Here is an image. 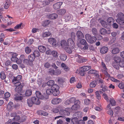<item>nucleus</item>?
<instances>
[{"label":"nucleus","instance_id":"1","mask_svg":"<svg viewBox=\"0 0 124 124\" xmlns=\"http://www.w3.org/2000/svg\"><path fill=\"white\" fill-rule=\"evenodd\" d=\"M27 102L28 106L31 107L33 104L37 105L39 104L40 103V101L39 98L36 97H31L30 99H28Z\"/></svg>","mask_w":124,"mask_h":124},{"label":"nucleus","instance_id":"2","mask_svg":"<svg viewBox=\"0 0 124 124\" xmlns=\"http://www.w3.org/2000/svg\"><path fill=\"white\" fill-rule=\"evenodd\" d=\"M116 17L117 18L116 19V22L120 25H124V15L120 12L118 13Z\"/></svg>","mask_w":124,"mask_h":124},{"label":"nucleus","instance_id":"3","mask_svg":"<svg viewBox=\"0 0 124 124\" xmlns=\"http://www.w3.org/2000/svg\"><path fill=\"white\" fill-rule=\"evenodd\" d=\"M59 86L56 84H54L51 87V88L53 91V94L54 96H57L60 93L59 90Z\"/></svg>","mask_w":124,"mask_h":124},{"label":"nucleus","instance_id":"4","mask_svg":"<svg viewBox=\"0 0 124 124\" xmlns=\"http://www.w3.org/2000/svg\"><path fill=\"white\" fill-rule=\"evenodd\" d=\"M85 38L88 42L91 44L93 43L96 40V38L95 37H91L90 34H86Z\"/></svg>","mask_w":124,"mask_h":124},{"label":"nucleus","instance_id":"5","mask_svg":"<svg viewBox=\"0 0 124 124\" xmlns=\"http://www.w3.org/2000/svg\"><path fill=\"white\" fill-rule=\"evenodd\" d=\"M68 46L71 48L74 47L75 46L73 40L71 38L69 39L67 41Z\"/></svg>","mask_w":124,"mask_h":124},{"label":"nucleus","instance_id":"6","mask_svg":"<svg viewBox=\"0 0 124 124\" xmlns=\"http://www.w3.org/2000/svg\"><path fill=\"white\" fill-rule=\"evenodd\" d=\"M70 109L69 108H66L65 110H62L60 111V114L61 115H64L65 116H68L70 115V113L69 111Z\"/></svg>","mask_w":124,"mask_h":124},{"label":"nucleus","instance_id":"7","mask_svg":"<svg viewBox=\"0 0 124 124\" xmlns=\"http://www.w3.org/2000/svg\"><path fill=\"white\" fill-rule=\"evenodd\" d=\"M48 42L49 43L52 44L54 47H56L57 45L55 39L53 38H51L49 39L48 40Z\"/></svg>","mask_w":124,"mask_h":124},{"label":"nucleus","instance_id":"8","mask_svg":"<svg viewBox=\"0 0 124 124\" xmlns=\"http://www.w3.org/2000/svg\"><path fill=\"white\" fill-rule=\"evenodd\" d=\"M75 100V98H71L70 99L67 100L65 101L64 102V104L66 105H67L74 102Z\"/></svg>","mask_w":124,"mask_h":124},{"label":"nucleus","instance_id":"9","mask_svg":"<svg viewBox=\"0 0 124 124\" xmlns=\"http://www.w3.org/2000/svg\"><path fill=\"white\" fill-rule=\"evenodd\" d=\"M91 68V67L90 66H85L81 67L80 69V70L82 72H85Z\"/></svg>","mask_w":124,"mask_h":124},{"label":"nucleus","instance_id":"10","mask_svg":"<svg viewBox=\"0 0 124 124\" xmlns=\"http://www.w3.org/2000/svg\"><path fill=\"white\" fill-rule=\"evenodd\" d=\"M62 100L60 98L53 99L52 101V104H59L62 101Z\"/></svg>","mask_w":124,"mask_h":124},{"label":"nucleus","instance_id":"11","mask_svg":"<svg viewBox=\"0 0 124 124\" xmlns=\"http://www.w3.org/2000/svg\"><path fill=\"white\" fill-rule=\"evenodd\" d=\"M73 116L78 118H80L82 116V113L81 112H78L74 114Z\"/></svg>","mask_w":124,"mask_h":124},{"label":"nucleus","instance_id":"12","mask_svg":"<svg viewBox=\"0 0 124 124\" xmlns=\"http://www.w3.org/2000/svg\"><path fill=\"white\" fill-rule=\"evenodd\" d=\"M62 2H59L54 4V8L55 10H56L60 8L61 6L62 5Z\"/></svg>","mask_w":124,"mask_h":124},{"label":"nucleus","instance_id":"13","mask_svg":"<svg viewBox=\"0 0 124 124\" xmlns=\"http://www.w3.org/2000/svg\"><path fill=\"white\" fill-rule=\"evenodd\" d=\"M77 35L78 40L81 39L84 37V36L83 33L80 31H78L77 32Z\"/></svg>","mask_w":124,"mask_h":124},{"label":"nucleus","instance_id":"14","mask_svg":"<svg viewBox=\"0 0 124 124\" xmlns=\"http://www.w3.org/2000/svg\"><path fill=\"white\" fill-rule=\"evenodd\" d=\"M11 60L13 62H16L18 64H20L21 63V61L19 60L16 57H12L11 58Z\"/></svg>","mask_w":124,"mask_h":124},{"label":"nucleus","instance_id":"15","mask_svg":"<svg viewBox=\"0 0 124 124\" xmlns=\"http://www.w3.org/2000/svg\"><path fill=\"white\" fill-rule=\"evenodd\" d=\"M108 50V48L107 47L104 46L101 48L100 52L102 54H104L107 53Z\"/></svg>","mask_w":124,"mask_h":124},{"label":"nucleus","instance_id":"16","mask_svg":"<svg viewBox=\"0 0 124 124\" xmlns=\"http://www.w3.org/2000/svg\"><path fill=\"white\" fill-rule=\"evenodd\" d=\"M75 57L77 61L78 62L81 63L82 57L80 55L78 54H76L75 56Z\"/></svg>","mask_w":124,"mask_h":124},{"label":"nucleus","instance_id":"17","mask_svg":"<svg viewBox=\"0 0 124 124\" xmlns=\"http://www.w3.org/2000/svg\"><path fill=\"white\" fill-rule=\"evenodd\" d=\"M61 66L63 70L66 72L68 71L69 70V67L64 63L61 64Z\"/></svg>","mask_w":124,"mask_h":124},{"label":"nucleus","instance_id":"18","mask_svg":"<svg viewBox=\"0 0 124 124\" xmlns=\"http://www.w3.org/2000/svg\"><path fill=\"white\" fill-rule=\"evenodd\" d=\"M66 10L64 9H60L57 11V13L61 15H64L66 12Z\"/></svg>","mask_w":124,"mask_h":124},{"label":"nucleus","instance_id":"19","mask_svg":"<svg viewBox=\"0 0 124 124\" xmlns=\"http://www.w3.org/2000/svg\"><path fill=\"white\" fill-rule=\"evenodd\" d=\"M48 17L51 19H54L58 17V15L56 14H53L48 16Z\"/></svg>","mask_w":124,"mask_h":124},{"label":"nucleus","instance_id":"20","mask_svg":"<svg viewBox=\"0 0 124 124\" xmlns=\"http://www.w3.org/2000/svg\"><path fill=\"white\" fill-rule=\"evenodd\" d=\"M35 93L37 97L41 99H43L44 96L41 94L39 91H36Z\"/></svg>","mask_w":124,"mask_h":124},{"label":"nucleus","instance_id":"21","mask_svg":"<svg viewBox=\"0 0 124 124\" xmlns=\"http://www.w3.org/2000/svg\"><path fill=\"white\" fill-rule=\"evenodd\" d=\"M61 45L64 49L68 46L67 43L64 40H62L61 42Z\"/></svg>","mask_w":124,"mask_h":124},{"label":"nucleus","instance_id":"22","mask_svg":"<svg viewBox=\"0 0 124 124\" xmlns=\"http://www.w3.org/2000/svg\"><path fill=\"white\" fill-rule=\"evenodd\" d=\"M15 97H14V99L16 101L20 100H22L23 98V97L19 94H15Z\"/></svg>","mask_w":124,"mask_h":124},{"label":"nucleus","instance_id":"23","mask_svg":"<svg viewBox=\"0 0 124 124\" xmlns=\"http://www.w3.org/2000/svg\"><path fill=\"white\" fill-rule=\"evenodd\" d=\"M22 85H20L18 87H16L15 89L16 92L18 93H20L22 91Z\"/></svg>","mask_w":124,"mask_h":124},{"label":"nucleus","instance_id":"24","mask_svg":"<svg viewBox=\"0 0 124 124\" xmlns=\"http://www.w3.org/2000/svg\"><path fill=\"white\" fill-rule=\"evenodd\" d=\"M10 3L11 2L10 0H6L4 6L5 8L6 9H7L9 7Z\"/></svg>","mask_w":124,"mask_h":124},{"label":"nucleus","instance_id":"25","mask_svg":"<svg viewBox=\"0 0 124 124\" xmlns=\"http://www.w3.org/2000/svg\"><path fill=\"white\" fill-rule=\"evenodd\" d=\"M38 49L40 52L42 53L44 52L46 50V47L42 46H38Z\"/></svg>","mask_w":124,"mask_h":124},{"label":"nucleus","instance_id":"26","mask_svg":"<svg viewBox=\"0 0 124 124\" xmlns=\"http://www.w3.org/2000/svg\"><path fill=\"white\" fill-rule=\"evenodd\" d=\"M59 57L61 60L63 61H65L67 58V56L64 54H61Z\"/></svg>","mask_w":124,"mask_h":124},{"label":"nucleus","instance_id":"27","mask_svg":"<svg viewBox=\"0 0 124 124\" xmlns=\"http://www.w3.org/2000/svg\"><path fill=\"white\" fill-rule=\"evenodd\" d=\"M100 34L102 35L106 34L107 33L106 30L104 28H102L100 29L99 31Z\"/></svg>","mask_w":124,"mask_h":124},{"label":"nucleus","instance_id":"28","mask_svg":"<svg viewBox=\"0 0 124 124\" xmlns=\"http://www.w3.org/2000/svg\"><path fill=\"white\" fill-rule=\"evenodd\" d=\"M78 119L74 116H73V118L71 120L73 124H78Z\"/></svg>","mask_w":124,"mask_h":124},{"label":"nucleus","instance_id":"29","mask_svg":"<svg viewBox=\"0 0 124 124\" xmlns=\"http://www.w3.org/2000/svg\"><path fill=\"white\" fill-rule=\"evenodd\" d=\"M119 52V49L118 48H116L113 49L112 51V53L113 54H115L118 53Z\"/></svg>","mask_w":124,"mask_h":124},{"label":"nucleus","instance_id":"30","mask_svg":"<svg viewBox=\"0 0 124 124\" xmlns=\"http://www.w3.org/2000/svg\"><path fill=\"white\" fill-rule=\"evenodd\" d=\"M13 103L12 102H10L7 105V108L8 110H11L13 108Z\"/></svg>","mask_w":124,"mask_h":124},{"label":"nucleus","instance_id":"31","mask_svg":"<svg viewBox=\"0 0 124 124\" xmlns=\"http://www.w3.org/2000/svg\"><path fill=\"white\" fill-rule=\"evenodd\" d=\"M51 33L49 32H44L42 35V36L44 37H46L51 35Z\"/></svg>","mask_w":124,"mask_h":124},{"label":"nucleus","instance_id":"32","mask_svg":"<svg viewBox=\"0 0 124 124\" xmlns=\"http://www.w3.org/2000/svg\"><path fill=\"white\" fill-rule=\"evenodd\" d=\"M32 94V91L31 89H28L26 90L25 94L26 96H30Z\"/></svg>","mask_w":124,"mask_h":124},{"label":"nucleus","instance_id":"33","mask_svg":"<svg viewBox=\"0 0 124 124\" xmlns=\"http://www.w3.org/2000/svg\"><path fill=\"white\" fill-rule=\"evenodd\" d=\"M35 57L32 54L30 55L29 56V59L30 61L32 62L34 61Z\"/></svg>","mask_w":124,"mask_h":124},{"label":"nucleus","instance_id":"34","mask_svg":"<svg viewBox=\"0 0 124 124\" xmlns=\"http://www.w3.org/2000/svg\"><path fill=\"white\" fill-rule=\"evenodd\" d=\"M22 77L21 75H18L16 77H14L13 80H14V81H19L21 79Z\"/></svg>","mask_w":124,"mask_h":124},{"label":"nucleus","instance_id":"35","mask_svg":"<svg viewBox=\"0 0 124 124\" xmlns=\"http://www.w3.org/2000/svg\"><path fill=\"white\" fill-rule=\"evenodd\" d=\"M71 48L70 47L67 46L64 48L66 52L69 54H71L72 52Z\"/></svg>","mask_w":124,"mask_h":124},{"label":"nucleus","instance_id":"36","mask_svg":"<svg viewBox=\"0 0 124 124\" xmlns=\"http://www.w3.org/2000/svg\"><path fill=\"white\" fill-rule=\"evenodd\" d=\"M12 81L13 84H14V85L16 86V87H18L20 85H21V83L19 81H14V80H13Z\"/></svg>","mask_w":124,"mask_h":124},{"label":"nucleus","instance_id":"37","mask_svg":"<svg viewBox=\"0 0 124 124\" xmlns=\"http://www.w3.org/2000/svg\"><path fill=\"white\" fill-rule=\"evenodd\" d=\"M66 81L65 78H59L58 79V82L61 83L65 82Z\"/></svg>","mask_w":124,"mask_h":124},{"label":"nucleus","instance_id":"38","mask_svg":"<svg viewBox=\"0 0 124 124\" xmlns=\"http://www.w3.org/2000/svg\"><path fill=\"white\" fill-rule=\"evenodd\" d=\"M101 68L103 70H107V69L106 68V66L104 63L103 62L101 63Z\"/></svg>","mask_w":124,"mask_h":124},{"label":"nucleus","instance_id":"39","mask_svg":"<svg viewBox=\"0 0 124 124\" xmlns=\"http://www.w3.org/2000/svg\"><path fill=\"white\" fill-rule=\"evenodd\" d=\"M97 84V82L96 81H93L90 83V86L91 87H95Z\"/></svg>","mask_w":124,"mask_h":124},{"label":"nucleus","instance_id":"40","mask_svg":"<svg viewBox=\"0 0 124 124\" xmlns=\"http://www.w3.org/2000/svg\"><path fill=\"white\" fill-rule=\"evenodd\" d=\"M114 19L111 17H109L107 20V21L109 24L110 25L111 23H112L114 21Z\"/></svg>","mask_w":124,"mask_h":124},{"label":"nucleus","instance_id":"41","mask_svg":"<svg viewBox=\"0 0 124 124\" xmlns=\"http://www.w3.org/2000/svg\"><path fill=\"white\" fill-rule=\"evenodd\" d=\"M54 75L58 76L61 74V71L60 69H57L54 71Z\"/></svg>","mask_w":124,"mask_h":124},{"label":"nucleus","instance_id":"42","mask_svg":"<svg viewBox=\"0 0 124 124\" xmlns=\"http://www.w3.org/2000/svg\"><path fill=\"white\" fill-rule=\"evenodd\" d=\"M52 54L54 57H58L59 55L58 53L55 51H52Z\"/></svg>","mask_w":124,"mask_h":124},{"label":"nucleus","instance_id":"43","mask_svg":"<svg viewBox=\"0 0 124 124\" xmlns=\"http://www.w3.org/2000/svg\"><path fill=\"white\" fill-rule=\"evenodd\" d=\"M25 51L26 54H29L31 52V50L28 47H26L25 48Z\"/></svg>","mask_w":124,"mask_h":124},{"label":"nucleus","instance_id":"44","mask_svg":"<svg viewBox=\"0 0 124 124\" xmlns=\"http://www.w3.org/2000/svg\"><path fill=\"white\" fill-rule=\"evenodd\" d=\"M110 103L111 105L113 106L115 105L116 102L115 100L113 99H110L109 100Z\"/></svg>","mask_w":124,"mask_h":124},{"label":"nucleus","instance_id":"45","mask_svg":"<svg viewBox=\"0 0 124 124\" xmlns=\"http://www.w3.org/2000/svg\"><path fill=\"white\" fill-rule=\"evenodd\" d=\"M0 78L1 79L3 80L5 78L6 76L4 72H1L0 74Z\"/></svg>","mask_w":124,"mask_h":124},{"label":"nucleus","instance_id":"46","mask_svg":"<svg viewBox=\"0 0 124 124\" xmlns=\"http://www.w3.org/2000/svg\"><path fill=\"white\" fill-rule=\"evenodd\" d=\"M48 72L51 75H54V70L52 69H49L48 71Z\"/></svg>","mask_w":124,"mask_h":124},{"label":"nucleus","instance_id":"47","mask_svg":"<svg viewBox=\"0 0 124 124\" xmlns=\"http://www.w3.org/2000/svg\"><path fill=\"white\" fill-rule=\"evenodd\" d=\"M115 122L114 118L112 116L111 117L110 119L109 120V123L110 124H113Z\"/></svg>","mask_w":124,"mask_h":124},{"label":"nucleus","instance_id":"48","mask_svg":"<svg viewBox=\"0 0 124 124\" xmlns=\"http://www.w3.org/2000/svg\"><path fill=\"white\" fill-rule=\"evenodd\" d=\"M114 60L116 63H118L120 61L121 59L120 57L116 56L114 58Z\"/></svg>","mask_w":124,"mask_h":124},{"label":"nucleus","instance_id":"49","mask_svg":"<svg viewBox=\"0 0 124 124\" xmlns=\"http://www.w3.org/2000/svg\"><path fill=\"white\" fill-rule=\"evenodd\" d=\"M32 54L35 57H39L40 55L38 51H35Z\"/></svg>","mask_w":124,"mask_h":124},{"label":"nucleus","instance_id":"50","mask_svg":"<svg viewBox=\"0 0 124 124\" xmlns=\"http://www.w3.org/2000/svg\"><path fill=\"white\" fill-rule=\"evenodd\" d=\"M65 19L66 21L67 22L71 20L72 19V18L71 17V16L69 15L66 16L65 17Z\"/></svg>","mask_w":124,"mask_h":124},{"label":"nucleus","instance_id":"51","mask_svg":"<svg viewBox=\"0 0 124 124\" xmlns=\"http://www.w3.org/2000/svg\"><path fill=\"white\" fill-rule=\"evenodd\" d=\"M54 81L53 80H50L48 81L47 83V84L48 86H52L54 85Z\"/></svg>","mask_w":124,"mask_h":124},{"label":"nucleus","instance_id":"52","mask_svg":"<svg viewBox=\"0 0 124 124\" xmlns=\"http://www.w3.org/2000/svg\"><path fill=\"white\" fill-rule=\"evenodd\" d=\"M20 117L19 116L17 115L12 119V120L14 121H18L20 120Z\"/></svg>","mask_w":124,"mask_h":124},{"label":"nucleus","instance_id":"53","mask_svg":"<svg viewBox=\"0 0 124 124\" xmlns=\"http://www.w3.org/2000/svg\"><path fill=\"white\" fill-rule=\"evenodd\" d=\"M90 103V100L88 99H85L84 101V103L85 105H88Z\"/></svg>","mask_w":124,"mask_h":124},{"label":"nucleus","instance_id":"54","mask_svg":"<svg viewBox=\"0 0 124 124\" xmlns=\"http://www.w3.org/2000/svg\"><path fill=\"white\" fill-rule=\"evenodd\" d=\"M46 92L47 94L49 95L53 93V91L51 88L48 89L46 90Z\"/></svg>","mask_w":124,"mask_h":124},{"label":"nucleus","instance_id":"55","mask_svg":"<svg viewBox=\"0 0 124 124\" xmlns=\"http://www.w3.org/2000/svg\"><path fill=\"white\" fill-rule=\"evenodd\" d=\"M101 87L102 88V90L103 92H105L107 90V87L103 84L101 86Z\"/></svg>","mask_w":124,"mask_h":124},{"label":"nucleus","instance_id":"56","mask_svg":"<svg viewBox=\"0 0 124 124\" xmlns=\"http://www.w3.org/2000/svg\"><path fill=\"white\" fill-rule=\"evenodd\" d=\"M92 31L94 35H96L97 33V30L95 28H93L92 29Z\"/></svg>","mask_w":124,"mask_h":124},{"label":"nucleus","instance_id":"57","mask_svg":"<svg viewBox=\"0 0 124 124\" xmlns=\"http://www.w3.org/2000/svg\"><path fill=\"white\" fill-rule=\"evenodd\" d=\"M79 108L80 107H79V106L78 105L77 106L74 104V105L72 106L71 108L72 110H77V109Z\"/></svg>","mask_w":124,"mask_h":124},{"label":"nucleus","instance_id":"58","mask_svg":"<svg viewBox=\"0 0 124 124\" xmlns=\"http://www.w3.org/2000/svg\"><path fill=\"white\" fill-rule=\"evenodd\" d=\"M80 43L81 44L83 45H84L87 43L86 41L84 39H81L80 41Z\"/></svg>","mask_w":124,"mask_h":124},{"label":"nucleus","instance_id":"59","mask_svg":"<svg viewBox=\"0 0 124 124\" xmlns=\"http://www.w3.org/2000/svg\"><path fill=\"white\" fill-rule=\"evenodd\" d=\"M95 94L96 97L98 100H100L101 99L100 95L98 91H97L95 92Z\"/></svg>","mask_w":124,"mask_h":124},{"label":"nucleus","instance_id":"60","mask_svg":"<svg viewBox=\"0 0 124 124\" xmlns=\"http://www.w3.org/2000/svg\"><path fill=\"white\" fill-rule=\"evenodd\" d=\"M88 73L90 74H97V71L94 70H91L88 72Z\"/></svg>","mask_w":124,"mask_h":124},{"label":"nucleus","instance_id":"61","mask_svg":"<svg viewBox=\"0 0 124 124\" xmlns=\"http://www.w3.org/2000/svg\"><path fill=\"white\" fill-rule=\"evenodd\" d=\"M50 23V21L49 20L45 21L43 24V25L44 26H46L48 25Z\"/></svg>","mask_w":124,"mask_h":124},{"label":"nucleus","instance_id":"62","mask_svg":"<svg viewBox=\"0 0 124 124\" xmlns=\"http://www.w3.org/2000/svg\"><path fill=\"white\" fill-rule=\"evenodd\" d=\"M74 104L77 106L78 105L79 106V107H80V102L79 100H77L76 101L75 100V101H74Z\"/></svg>","mask_w":124,"mask_h":124},{"label":"nucleus","instance_id":"63","mask_svg":"<svg viewBox=\"0 0 124 124\" xmlns=\"http://www.w3.org/2000/svg\"><path fill=\"white\" fill-rule=\"evenodd\" d=\"M107 112L108 114L110 115V116H112L113 115V111L111 109L107 111Z\"/></svg>","mask_w":124,"mask_h":124},{"label":"nucleus","instance_id":"64","mask_svg":"<svg viewBox=\"0 0 124 124\" xmlns=\"http://www.w3.org/2000/svg\"><path fill=\"white\" fill-rule=\"evenodd\" d=\"M119 62V64L121 67H124V60L122 61H120Z\"/></svg>","mask_w":124,"mask_h":124}]
</instances>
